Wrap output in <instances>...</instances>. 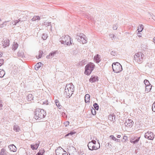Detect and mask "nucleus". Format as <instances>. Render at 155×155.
I'll return each mask as SVG.
<instances>
[{
  "mask_svg": "<svg viewBox=\"0 0 155 155\" xmlns=\"http://www.w3.org/2000/svg\"><path fill=\"white\" fill-rule=\"evenodd\" d=\"M57 52V51H52L50 53L49 55L46 56V58H50V57L52 58L53 57L54 55L56 54Z\"/></svg>",
  "mask_w": 155,
  "mask_h": 155,
  "instance_id": "obj_15",
  "label": "nucleus"
},
{
  "mask_svg": "<svg viewBox=\"0 0 155 155\" xmlns=\"http://www.w3.org/2000/svg\"><path fill=\"white\" fill-rule=\"evenodd\" d=\"M93 106L95 110H98L99 107L98 104L97 103H94L93 105Z\"/></svg>",
  "mask_w": 155,
  "mask_h": 155,
  "instance_id": "obj_35",
  "label": "nucleus"
},
{
  "mask_svg": "<svg viewBox=\"0 0 155 155\" xmlns=\"http://www.w3.org/2000/svg\"><path fill=\"white\" fill-rule=\"evenodd\" d=\"M55 102L58 108L59 109H61V108L62 106H61V105L58 101L57 100H55Z\"/></svg>",
  "mask_w": 155,
  "mask_h": 155,
  "instance_id": "obj_25",
  "label": "nucleus"
},
{
  "mask_svg": "<svg viewBox=\"0 0 155 155\" xmlns=\"http://www.w3.org/2000/svg\"><path fill=\"white\" fill-rule=\"evenodd\" d=\"M13 130L14 131L18 132L20 130V128L18 125L15 124L13 126Z\"/></svg>",
  "mask_w": 155,
  "mask_h": 155,
  "instance_id": "obj_17",
  "label": "nucleus"
},
{
  "mask_svg": "<svg viewBox=\"0 0 155 155\" xmlns=\"http://www.w3.org/2000/svg\"><path fill=\"white\" fill-rule=\"evenodd\" d=\"M40 17L39 16H35L32 18L31 20L33 21H35L36 20H40Z\"/></svg>",
  "mask_w": 155,
  "mask_h": 155,
  "instance_id": "obj_26",
  "label": "nucleus"
},
{
  "mask_svg": "<svg viewBox=\"0 0 155 155\" xmlns=\"http://www.w3.org/2000/svg\"><path fill=\"white\" fill-rule=\"evenodd\" d=\"M64 151V149L61 147H58L55 151L56 155H62V153Z\"/></svg>",
  "mask_w": 155,
  "mask_h": 155,
  "instance_id": "obj_10",
  "label": "nucleus"
},
{
  "mask_svg": "<svg viewBox=\"0 0 155 155\" xmlns=\"http://www.w3.org/2000/svg\"><path fill=\"white\" fill-rule=\"evenodd\" d=\"M69 124V122L68 121H66L64 123V124L65 126L66 127L67 125H68Z\"/></svg>",
  "mask_w": 155,
  "mask_h": 155,
  "instance_id": "obj_57",
  "label": "nucleus"
},
{
  "mask_svg": "<svg viewBox=\"0 0 155 155\" xmlns=\"http://www.w3.org/2000/svg\"><path fill=\"white\" fill-rule=\"evenodd\" d=\"M110 54L113 56H115L116 54V52L115 51H112L110 53Z\"/></svg>",
  "mask_w": 155,
  "mask_h": 155,
  "instance_id": "obj_54",
  "label": "nucleus"
},
{
  "mask_svg": "<svg viewBox=\"0 0 155 155\" xmlns=\"http://www.w3.org/2000/svg\"><path fill=\"white\" fill-rule=\"evenodd\" d=\"M152 110L153 111L155 112V101L153 103L152 105Z\"/></svg>",
  "mask_w": 155,
  "mask_h": 155,
  "instance_id": "obj_43",
  "label": "nucleus"
},
{
  "mask_svg": "<svg viewBox=\"0 0 155 155\" xmlns=\"http://www.w3.org/2000/svg\"><path fill=\"white\" fill-rule=\"evenodd\" d=\"M86 18H87L89 20H92V19H93V18H91L90 17V15H86Z\"/></svg>",
  "mask_w": 155,
  "mask_h": 155,
  "instance_id": "obj_47",
  "label": "nucleus"
},
{
  "mask_svg": "<svg viewBox=\"0 0 155 155\" xmlns=\"http://www.w3.org/2000/svg\"><path fill=\"white\" fill-rule=\"evenodd\" d=\"M48 37V35L46 34L43 33L42 36V38L44 40H46Z\"/></svg>",
  "mask_w": 155,
  "mask_h": 155,
  "instance_id": "obj_33",
  "label": "nucleus"
},
{
  "mask_svg": "<svg viewBox=\"0 0 155 155\" xmlns=\"http://www.w3.org/2000/svg\"><path fill=\"white\" fill-rule=\"evenodd\" d=\"M144 83L146 86L150 85L149 81L147 79H145L144 80Z\"/></svg>",
  "mask_w": 155,
  "mask_h": 155,
  "instance_id": "obj_38",
  "label": "nucleus"
},
{
  "mask_svg": "<svg viewBox=\"0 0 155 155\" xmlns=\"http://www.w3.org/2000/svg\"><path fill=\"white\" fill-rule=\"evenodd\" d=\"M62 44L68 45H70L73 42L72 39H71L70 37L68 35H65L63 37L62 40L60 41Z\"/></svg>",
  "mask_w": 155,
  "mask_h": 155,
  "instance_id": "obj_4",
  "label": "nucleus"
},
{
  "mask_svg": "<svg viewBox=\"0 0 155 155\" xmlns=\"http://www.w3.org/2000/svg\"><path fill=\"white\" fill-rule=\"evenodd\" d=\"M46 115L45 111L43 109H37L35 112L34 117L36 120H40Z\"/></svg>",
  "mask_w": 155,
  "mask_h": 155,
  "instance_id": "obj_1",
  "label": "nucleus"
},
{
  "mask_svg": "<svg viewBox=\"0 0 155 155\" xmlns=\"http://www.w3.org/2000/svg\"><path fill=\"white\" fill-rule=\"evenodd\" d=\"M144 57V54L142 53H137L134 55V60L139 64H141L143 62Z\"/></svg>",
  "mask_w": 155,
  "mask_h": 155,
  "instance_id": "obj_3",
  "label": "nucleus"
},
{
  "mask_svg": "<svg viewBox=\"0 0 155 155\" xmlns=\"http://www.w3.org/2000/svg\"><path fill=\"white\" fill-rule=\"evenodd\" d=\"M110 37L111 38H112V40H113L112 38H114V35L113 34H111L110 35Z\"/></svg>",
  "mask_w": 155,
  "mask_h": 155,
  "instance_id": "obj_58",
  "label": "nucleus"
},
{
  "mask_svg": "<svg viewBox=\"0 0 155 155\" xmlns=\"http://www.w3.org/2000/svg\"><path fill=\"white\" fill-rule=\"evenodd\" d=\"M95 66L93 63H90L87 64L85 67L84 73L86 75H89L93 70Z\"/></svg>",
  "mask_w": 155,
  "mask_h": 155,
  "instance_id": "obj_5",
  "label": "nucleus"
},
{
  "mask_svg": "<svg viewBox=\"0 0 155 155\" xmlns=\"http://www.w3.org/2000/svg\"><path fill=\"white\" fill-rule=\"evenodd\" d=\"M91 112L92 113V114L94 115L96 114V111L93 108L91 110Z\"/></svg>",
  "mask_w": 155,
  "mask_h": 155,
  "instance_id": "obj_44",
  "label": "nucleus"
},
{
  "mask_svg": "<svg viewBox=\"0 0 155 155\" xmlns=\"http://www.w3.org/2000/svg\"><path fill=\"white\" fill-rule=\"evenodd\" d=\"M120 135H118L117 136V137L118 138H120Z\"/></svg>",
  "mask_w": 155,
  "mask_h": 155,
  "instance_id": "obj_62",
  "label": "nucleus"
},
{
  "mask_svg": "<svg viewBox=\"0 0 155 155\" xmlns=\"http://www.w3.org/2000/svg\"><path fill=\"white\" fill-rule=\"evenodd\" d=\"M6 22H5L4 23H3L2 24L0 25V28H2L4 27L5 25H6V24H5V23Z\"/></svg>",
  "mask_w": 155,
  "mask_h": 155,
  "instance_id": "obj_50",
  "label": "nucleus"
},
{
  "mask_svg": "<svg viewBox=\"0 0 155 155\" xmlns=\"http://www.w3.org/2000/svg\"><path fill=\"white\" fill-rule=\"evenodd\" d=\"M62 155H68V154L65 151L64 152H63V153H62Z\"/></svg>",
  "mask_w": 155,
  "mask_h": 155,
  "instance_id": "obj_60",
  "label": "nucleus"
},
{
  "mask_svg": "<svg viewBox=\"0 0 155 155\" xmlns=\"http://www.w3.org/2000/svg\"><path fill=\"white\" fill-rule=\"evenodd\" d=\"M5 150L4 148H2L1 151L0 155H6Z\"/></svg>",
  "mask_w": 155,
  "mask_h": 155,
  "instance_id": "obj_31",
  "label": "nucleus"
},
{
  "mask_svg": "<svg viewBox=\"0 0 155 155\" xmlns=\"http://www.w3.org/2000/svg\"><path fill=\"white\" fill-rule=\"evenodd\" d=\"M124 124L125 126L131 127L133 125L134 122L132 120L128 119L126 120Z\"/></svg>",
  "mask_w": 155,
  "mask_h": 155,
  "instance_id": "obj_8",
  "label": "nucleus"
},
{
  "mask_svg": "<svg viewBox=\"0 0 155 155\" xmlns=\"http://www.w3.org/2000/svg\"><path fill=\"white\" fill-rule=\"evenodd\" d=\"M74 91V86L72 83L67 84L65 88L64 94L66 97H70L73 94Z\"/></svg>",
  "mask_w": 155,
  "mask_h": 155,
  "instance_id": "obj_2",
  "label": "nucleus"
},
{
  "mask_svg": "<svg viewBox=\"0 0 155 155\" xmlns=\"http://www.w3.org/2000/svg\"><path fill=\"white\" fill-rule=\"evenodd\" d=\"M94 60L97 63H99L101 60L100 55L98 54H97L94 56Z\"/></svg>",
  "mask_w": 155,
  "mask_h": 155,
  "instance_id": "obj_12",
  "label": "nucleus"
},
{
  "mask_svg": "<svg viewBox=\"0 0 155 155\" xmlns=\"http://www.w3.org/2000/svg\"><path fill=\"white\" fill-rule=\"evenodd\" d=\"M108 119L111 121H113L111 114H110L108 117Z\"/></svg>",
  "mask_w": 155,
  "mask_h": 155,
  "instance_id": "obj_55",
  "label": "nucleus"
},
{
  "mask_svg": "<svg viewBox=\"0 0 155 155\" xmlns=\"http://www.w3.org/2000/svg\"><path fill=\"white\" fill-rule=\"evenodd\" d=\"M18 44L16 43H14V44L13 45V46H12V48L13 50L14 51L15 50L18 48Z\"/></svg>",
  "mask_w": 155,
  "mask_h": 155,
  "instance_id": "obj_28",
  "label": "nucleus"
},
{
  "mask_svg": "<svg viewBox=\"0 0 155 155\" xmlns=\"http://www.w3.org/2000/svg\"><path fill=\"white\" fill-rule=\"evenodd\" d=\"M98 149V148L97 147H96L94 145H93V146H92V147L90 149V150H97Z\"/></svg>",
  "mask_w": 155,
  "mask_h": 155,
  "instance_id": "obj_42",
  "label": "nucleus"
},
{
  "mask_svg": "<svg viewBox=\"0 0 155 155\" xmlns=\"http://www.w3.org/2000/svg\"><path fill=\"white\" fill-rule=\"evenodd\" d=\"M22 21L21 20V18H20L18 20H15V21H13L12 22V24L13 25H15L17 23H18L19 22V21Z\"/></svg>",
  "mask_w": 155,
  "mask_h": 155,
  "instance_id": "obj_34",
  "label": "nucleus"
},
{
  "mask_svg": "<svg viewBox=\"0 0 155 155\" xmlns=\"http://www.w3.org/2000/svg\"><path fill=\"white\" fill-rule=\"evenodd\" d=\"M90 142H92V143H93V144H95L96 143V141L95 140H92Z\"/></svg>",
  "mask_w": 155,
  "mask_h": 155,
  "instance_id": "obj_59",
  "label": "nucleus"
},
{
  "mask_svg": "<svg viewBox=\"0 0 155 155\" xmlns=\"http://www.w3.org/2000/svg\"><path fill=\"white\" fill-rule=\"evenodd\" d=\"M39 52V54L38 58L37 57V58L38 59L41 58V57L42 56L43 54V51H42L40 50Z\"/></svg>",
  "mask_w": 155,
  "mask_h": 155,
  "instance_id": "obj_36",
  "label": "nucleus"
},
{
  "mask_svg": "<svg viewBox=\"0 0 155 155\" xmlns=\"http://www.w3.org/2000/svg\"><path fill=\"white\" fill-rule=\"evenodd\" d=\"M144 137L148 140H153L154 138V135L153 132L148 131L145 133Z\"/></svg>",
  "mask_w": 155,
  "mask_h": 155,
  "instance_id": "obj_7",
  "label": "nucleus"
},
{
  "mask_svg": "<svg viewBox=\"0 0 155 155\" xmlns=\"http://www.w3.org/2000/svg\"><path fill=\"white\" fill-rule=\"evenodd\" d=\"M8 148L9 150L15 152L17 150V148L13 144L9 145L8 146Z\"/></svg>",
  "mask_w": 155,
  "mask_h": 155,
  "instance_id": "obj_13",
  "label": "nucleus"
},
{
  "mask_svg": "<svg viewBox=\"0 0 155 155\" xmlns=\"http://www.w3.org/2000/svg\"><path fill=\"white\" fill-rule=\"evenodd\" d=\"M90 97V96L88 94H87L85 95L84 100L85 103H87L88 102H89Z\"/></svg>",
  "mask_w": 155,
  "mask_h": 155,
  "instance_id": "obj_16",
  "label": "nucleus"
},
{
  "mask_svg": "<svg viewBox=\"0 0 155 155\" xmlns=\"http://www.w3.org/2000/svg\"><path fill=\"white\" fill-rule=\"evenodd\" d=\"M2 53L1 52H0V57L2 56Z\"/></svg>",
  "mask_w": 155,
  "mask_h": 155,
  "instance_id": "obj_63",
  "label": "nucleus"
},
{
  "mask_svg": "<svg viewBox=\"0 0 155 155\" xmlns=\"http://www.w3.org/2000/svg\"><path fill=\"white\" fill-rule=\"evenodd\" d=\"M153 42L155 44V37L154 38H153Z\"/></svg>",
  "mask_w": 155,
  "mask_h": 155,
  "instance_id": "obj_64",
  "label": "nucleus"
},
{
  "mask_svg": "<svg viewBox=\"0 0 155 155\" xmlns=\"http://www.w3.org/2000/svg\"><path fill=\"white\" fill-rule=\"evenodd\" d=\"M94 144L92 143V142H89L87 144V146L88 147L89 149L90 150V148H91L92 147V146H93Z\"/></svg>",
  "mask_w": 155,
  "mask_h": 155,
  "instance_id": "obj_37",
  "label": "nucleus"
},
{
  "mask_svg": "<svg viewBox=\"0 0 155 155\" xmlns=\"http://www.w3.org/2000/svg\"><path fill=\"white\" fill-rule=\"evenodd\" d=\"M43 25H45L46 26H50V28L51 29V28L52 26L51 25V22H44Z\"/></svg>",
  "mask_w": 155,
  "mask_h": 155,
  "instance_id": "obj_29",
  "label": "nucleus"
},
{
  "mask_svg": "<svg viewBox=\"0 0 155 155\" xmlns=\"http://www.w3.org/2000/svg\"><path fill=\"white\" fill-rule=\"evenodd\" d=\"M4 62V60L0 59V67L3 64Z\"/></svg>",
  "mask_w": 155,
  "mask_h": 155,
  "instance_id": "obj_52",
  "label": "nucleus"
},
{
  "mask_svg": "<svg viewBox=\"0 0 155 155\" xmlns=\"http://www.w3.org/2000/svg\"><path fill=\"white\" fill-rule=\"evenodd\" d=\"M2 45L4 48L8 46L9 45V40L7 38L4 39L2 41Z\"/></svg>",
  "mask_w": 155,
  "mask_h": 155,
  "instance_id": "obj_9",
  "label": "nucleus"
},
{
  "mask_svg": "<svg viewBox=\"0 0 155 155\" xmlns=\"http://www.w3.org/2000/svg\"><path fill=\"white\" fill-rule=\"evenodd\" d=\"M146 67H147L149 68H151L152 67V64L151 63H147L145 65Z\"/></svg>",
  "mask_w": 155,
  "mask_h": 155,
  "instance_id": "obj_41",
  "label": "nucleus"
},
{
  "mask_svg": "<svg viewBox=\"0 0 155 155\" xmlns=\"http://www.w3.org/2000/svg\"><path fill=\"white\" fill-rule=\"evenodd\" d=\"M116 140L117 142H120V140L119 139H117V138H116Z\"/></svg>",
  "mask_w": 155,
  "mask_h": 155,
  "instance_id": "obj_61",
  "label": "nucleus"
},
{
  "mask_svg": "<svg viewBox=\"0 0 155 155\" xmlns=\"http://www.w3.org/2000/svg\"><path fill=\"white\" fill-rule=\"evenodd\" d=\"M3 106V105L2 104V102L1 101H0V110L2 109V107Z\"/></svg>",
  "mask_w": 155,
  "mask_h": 155,
  "instance_id": "obj_56",
  "label": "nucleus"
},
{
  "mask_svg": "<svg viewBox=\"0 0 155 155\" xmlns=\"http://www.w3.org/2000/svg\"><path fill=\"white\" fill-rule=\"evenodd\" d=\"M111 115H112V120H113V121H114L115 120L116 116L114 114H111Z\"/></svg>",
  "mask_w": 155,
  "mask_h": 155,
  "instance_id": "obj_49",
  "label": "nucleus"
},
{
  "mask_svg": "<svg viewBox=\"0 0 155 155\" xmlns=\"http://www.w3.org/2000/svg\"><path fill=\"white\" fill-rule=\"evenodd\" d=\"M140 137L136 138V139H132L130 140V142L131 143H133L134 144H135L137 143L138 141H139Z\"/></svg>",
  "mask_w": 155,
  "mask_h": 155,
  "instance_id": "obj_20",
  "label": "nucleus"
},
{
  "mask_svg": "<svg viewBox=\"0 0 155 155\" xmlns=\"http://www.w3.org/2000/svg\"><path fill=\"white\" fill-rule=\"evenodd\" d=\"M112 67L113 71L115 73H119L122 70L121 65L118 62L113 63Z\"/></svg>",
  "mask_w": 155,
  "mask_h": 155,
  "instance_id": "obj_6",
  "label": "nucleus"
},
{
  "mask_svg": "<svg viewBox=\"0 0 155 155\" xmlns=\"http://www.w3.org/2000/svg\"><path fill=\"white\" fill-rule=\"evenodd\" d=\"M152 86L150 84L146 86V90L145 91L147 92H148L150 91L152 88Z\"/></svg>",
  "mask_w": 155,
  "mask_h": 155,
  "instance_id": "obj_21",
  "label": "nucleus"
},
{
  "mask_svg": "<svg viewBox=\"0 0 155 155\" xmlns=\"http://www.w3.org/2000/svg\"><path fill=\"white\" fill-rule=\"evenodd\" d=\"M33 96L32 94H29L27 96V100L29 101L33 100Z\"/></svg>",
  "mask_w": 155,
  "mask_h": 155,
  "instance_id": "obj_24",
  "label": "nucleus"
},
{
  "mask_svg": "<svg viewBox=\"0 0 155 155\" xmlns=\"http://www.w3.org/2000/svg\"><path fill=\"white\" fill-rule=\"evenodd\" d=\"M17 13H18V14H20L21 15H24V14L26 15L27 13H28L27 11H23L22 12L21 11H19L18 10H16V11Z\"/></svg>",
  "mask_w": 155,
  "mask_h": 155,
  "instance_id": "obj_22",
  "label": "nucleus"
},
{
  "mask_svg": "<svg viewBox=\"0 0 155 155\" xmlns=\"http://www.w3.org/2000/svg\"><path fill=\"white\" fill-rule=\"evenodd\" d=\"M45 152V151L44 149H41L39 150V152L36 154V155H43Z\"/></svg>",
  "mask_w": 155,
  "mask_h": 155,
  "instance_id": "obj_27",
  "label": "nucleus"
},
{
  "mask_svg": "<svg viewBox=\"0 0 155 155\" xmlns=\"http://www.w3.org/2000/svg\"><path fill=\"white\" fill-rule=\"evenodd\" d=\"M75 132L71 131L69 133H68L67 134H66L65 135L64 137H66L68 136L69 135H72L73 134H75Z\"/></svg>",
  "mask_w": 155,
  "mask_h": 155,
  "instance_id": "obj_39",
  "label": "nucleus"
},
{
  "mask_svg": "<svg viewBox=\"0 0 155 155\" xmlns=\"http://www.w3.org/2000/svg\"><path fill=\"white\" fill-rule=\"evenodd\" d=\"M39 145V144H31V147L33 150H37Z\"/></svg>",
  "mask_w": 155,
  "mask_h": 155,
  "instance_id": "obj_19",
  "label": "nucleus"
},
{
  "mask_svg": "<svg viewBox=\"0 0 155 155\" xmlns=\"http://www.w3.org/2000/svg\"><path fill=\"white\" fill-rule=\"evenodd\" d=\"M97 76H91L89 79V81L91 83L94 82L98 81Z\"/></svg>",
  "mask_w": 155,
  "mask_h": 155,
  "instance_id": "obj_14",
  "label": "nucleus"
},
{
  "mask_svg": "<svg viewBox=\"0 0 155 155\" xmlns=\"http://www.w3.org/2000/svg\"><path fill=\"white\" fill-rule=\"evenodd\" d=\"M113 28L114 30H116L117 29V27L116 25H113Z\"/></svg>",
  "mask_w": 155,
  "mask_h": 155,
  "instance_id": "obj_53",
  "label": "nucleus"
},
{
  "mask_svg": "<svg viewBox=\"0 0 155 155\" xmlns=\"http://www.w3.org/2000/svg\"><path fill=\"white\" fill-rule=\"evenodd\" d=\"M110 137L113 140H116V138L113 135H110Z\"/></svg>",
  "mask_w": 155,
  "mask_h": 155,
  "instance_id": "obj_51",
  "label": "nucleus"
},
{
  "mask_svg": "<svg viewBox=\"0 0 155 155\" xmlns=\"http://www.w3.org/2000/svg\"><path fill=\"white\" fill-rule=\"evenodd\" d=\"M80 38L81 39V42L82 43H86L87 42V38L86 36L83 34H80Z\"/></svg>",
  "mask_w": 155,
  "mask_h": 155,
  "instance_id": "obj_11",
  "label": "nucleus"
},
{
  "mask_svg": "<svg viewBox=\"0 0 155 155\" xmlns=\"http://www.w3.org/2000/svg\"><path fill=\"white\" fill-rule=\"evenodd\" d=\"M42 65V64L41 62H38L37 63L35 66V69L37 71L38 70L39 68L41 66V65Z\"/></svg>",
  "mask_w": 155,
  "mask_h": 155,
  "instance_id": "obj_18",
  "label": "nucleus"
},
{
  "mask_svg": "<svg viewBox=\"0 0 155 155\" xmlns=\"http://www.w3.org/2000/svg\"><path fill=\"white\" fill-rule=\"evenodd\" d=\"M79 155H86V153H84L83 151H80L78 152Z\"/></svg>",
  "mask_w": 155,
  "mask_h": 155,
  "instance_id": "obj_45",
  "label": "nucleus"
},
{
  "mask_svg": "<svg viewBox=\"0 0 155 155\" xmlns=\"http://www.w3.org/2000/svg\"><path fill=\"white\" fill-rule=\"evenodd\" d=\"M143 25H140V27H138L137 30L139 32H141L143 30Z\"/></svg>",
  "mask_w": 155,
  "mask_h": 155,
  "instance_id": "obj_30",
  "label": "nucleus"
},
{
  "mask_svg": "<svg viewBox=\"0 0 155 155\" xmlns=\"http://www.w3.org/2000/svg\"><path fill=\"white\" fill-rule=\"evenodd\" d=\"M24 54L22 51H19L18 53V57H24Z\"/></svg>",
  "mask_w": 155,
  "mask_h": 155,
  "instance_id": "obj_23",
  "label": "nucleus"
},
{
  "mask_svg": "<svg viewBox=\"0 0 155 155\" xmlns=\"http://www.w3.org/2000/svg\"><path fill=\"white\" fill-rule=\"evenodd\" d=\"M123 140H122V141H125L127 140V136H124V137H123Z\"/></svg>",
  "mask_w": 155,
  "mask_h": 155,
  "instance_id": "obj_48",
  "label": "nucleus"
},
{
  "mask_svg": "<svg viewBox=\"0 0 155 155\" xmlns=\"http://www.w3.org/2000/svg\"><path fill=\"white\" fill-rule=\"evenodd\" d=\"M5 74V71L3 70H2L0 71V77H3Z\"/></svg>",
  "mask_w": 155,
  "mask_h": 155,
  "instance_id": "obj_32",
  "label": "nucleus"
},
{
  "mask_svg": "<svg viewBox=\"0 0 155 155\" xmlns=\"http://www.w3.org/2000/svg\"><path fill=\"white\" fill-rule=\"evenodd\" d=\"M41 102L42 103V104L48 105V100H43Z\"/></svg>",
  "mask_w": 155,
  "mask_h": 155,
  "instance_id": "obj_40",
  "label": "nucleus"
},
{
  "mask_svg": "<svg viewBox=\"0 0 155 155\" xmlns=\"http://www.w3.org/2000/svg\"><path fill=\"white\" fill-rule=\"evenodd\" d=\"M79 36H80V35H78L76 39H77V40L78 42H81V39L80 37Z\"/></svg>",
  "mask_w": 155,
  "mask_h": 155,
  "instance_id": "obj_46",
  "label": "nucleus"
}]
</instances>
